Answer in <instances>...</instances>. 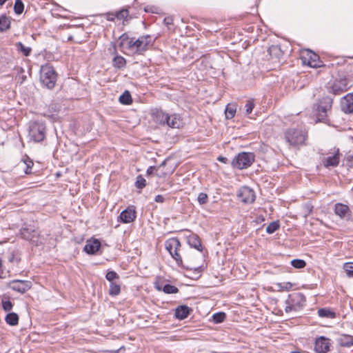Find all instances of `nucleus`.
<instances>
[{
	"label": "nucleus",
	"instance_id": "nucleus-4",
	"mask_svg": "<svg viewBox=\"0 0 353 353\" xmlns=\"http://www.w3.org/2000/svg\"><path fill=\"white\" fill-rule=\"evenodd\" d=\"M181 243L177 238H171L165 242V247L179 266L183 265L181 256L179 253Z\"/></svg>",
	"mask_w": 353,
	"mask_h": 353
},
{
	"label": "nucleus",
	"instance_id": "nucleus-50",
	"mask_svg": "<svg viewBox=\"0 0 353 353\" xmlns=\"http://www.w3.org/2000/svg\"><path fill=\"white\" fill-rule=\"evenodd\" d=\"M155 170V167L154 166H150L148 168L147 170V174H151L153 173L154 170Z\"/></svg>",
	"mask_w": 353,
	"mask_h": 353
},
{
	"label": "nucleus",
	"instance_id": "nucleus-14",
	"mask_svg": "<svg viewBox=\"0 0 353 353\" xmlns=\"http://www.w3.org/2000/svg\"><path fill=\"white\" fill-rule=\"evenodd\" d=\"M136 218V211L133 206L128 207L125 210L121 212L119 219L121 222L124 223H130Z\"/></svg>",
	"mask_w": 353,
	"mask_h": 353
},
{
	"label": "nucleus",
	"instance_id": "nucleus-32",
	"mask_svg": "<svg viewBox=\"0 0 353 353\" xmlns=\"http://www.w3.org/2000/svg\"><path fill=\"white\" fill-rule=\"evenodd\" d=\"M119 101L122 104L129 105L132 103V97L128 91H125L119 97Z\"/></svg>",
	"mask_w": 353,
	"mask_h": 353
},
{
	"label": "nucleus",
	"instance_id": "nucleus-31",
	"mask_svg": "<svg viewBox=\"0 0 353 353\" xmlns=\"http://www.w3.org/2000/svg\"><path fill=\"white\" fill-rule=\"evenodd\" d=\"M121 292V286L117 283H111L110 285L109 294L114 296L119 294Z\"/></svg>",
	"mask_w": 353,
	"mask_h": 353
},
{
	"label": "nucleus",
	"instance_id": "nucleus-15",
	"mask_svg": "<svg viewBox=\"0 0 353 353\" xmlns=\"http://www.w3.org/2000/svg\"><path fill=\"white\" fill-rule=\"evenodd\" d=\"M340 153L339 149H334L331 156L325 158L323 160V163L325 167L328 168L330 166L335 167L339 163Z\"/></svg>",
	"mask_w": 353,
	"mask_h": 353
},
{
	"label": "nucleus",
	"instance_id": "nucleus-40",
	"mask_svg": "<svg viewBox=\"0 0 353 353\" xmlns=\"http://www.w3.org/2000/svg\"><path fill=\"white\" fill-rule=\"evenodd\" d=\"M291 265L297 269L303 268L306 265V263L302 259H294L291 261Z\"/></svg>",
	"mask_w": 353,
	"mask_h": 353
},
{
	"label": "nucleus",
	"instance_id": "nucleus-28",
	"mask_svg": "<svg viewBox=\"0 0 353 353\" xmlns=\"http://www.w3.org/2000/svg\"><path fill=\"white\" fill-rule=\"evenodd\" d=\"M10 21L6 15L0 16V32H3L9 29Z\"/></svg>",
	"mask_w": 353,
	"mask_h": 353
},
{
	"label": "nucleus",
	"instance_id": "nucleus-37",
	"mask_svg": "<svg viewBox=\"0 0 353 353\" xmlns=\"http://www.w3.org/2000/svg\"><path fill=\"white\" fill-rule=\"evenodd\" d=\"M225 314L224 312H217L213 314L212 319L216 323H220L224 321L225 319Z\"/></svg>",
	"mask_w": 353,
	"mask_h": 353
},
{
	"label": "nucleus",
	"instance_id": "nucleus-8",
	"mask_svg": "<svg viewBox=\"0 0 353 353\" xmlns=\"http://www.w3.org/2000/svg\"><path fill=\"white\" fill-rule=\"evenodd\" d=\"M350 88L348 79L344 77L336 79L333 82L330 83V92L335 95H339L346 92Z\"/></svg>",
	"mask_w": 353,
	"mask_h": 353
},
{
	"label": "nucleus",
	"instance_id": "nucleus-43",
	"mask_svg": "<svg viewBox=\"0 0 353 353\" xmlns=\"http://www.w3.org/2000/svg\"><path fill=\"white\" fill-rule=\"evenodd\" d=\"M254 108V101L252 99L248 100L246 102V104L245 105L246 114H250L252 112V110Z\"/></svg>",
	"mask_w": 353,
	"mask_h": 353
},
{
	"label": "nucleus",
	"instance_id": "nucleus-12",
	"mask_svg": "<svg viewBox=\"0 0 353 353\" xmlns=\"http://www.w3.org/2000/svg\"><path fill=\"white\" fill-rule=\"evenodd\" d=\"M32 287V283L29 281L16 280L10 283V288L21 293H24Z\"/></svg>",
	"mask_w": 353,
	"mask_h": 353
},
{
	"label": "nucleus",
	"instance_id": "nucleus-53",
	"mask_svg": "<svg viewBox=\"0 0 353 353\" xmlns=\"http://www.w3.org/2000/svg\"><path fill=\"white\" fill-rule=\"evenodd\" d=\"M14 256H12L10 259V261H14Z\"/></svg>",
	"mask_w": 353,
	"mask_h": 353
},
{
	"label": "nucleus",
	"instance_id": "nucleus-55",
	"mask_svg": "<svg viewBox=\"0 0 353 353\" xmlns=\"http://www.w3.org/2000/svg\"><path fill=\"white\" fill-rule=\"evenodd\" d=\"M165 164V161H164L161 164V165H160V166H163V165H164Z\"/></svg>",
	"mask_w": 353,
	"mask_h": 353
},
{
	"label": "nucleus",
	"instance_id": "nucleus-41",
	"mask_svg": "<svg viewBox=\"0 0 353 353\" xmlns=\"http://www.w3.org/2000/svg\"><path fill=\"white\" fill-rule=\"evenodd\" d=\"M343 269L349 277H353V263L347 262L343 265Z\"/></svg>",
	"mask_w": 353,
	"mask_h": 353
},
{
	"label": "nucleus",
	"instance_id": "nucleus-9",
	"mask_svg": "<svg viewBox=\"0 0 353 353\" xmlns=\"http://www.w3.org/2000/svg\"><path fill=\"white\" fill-rule=\"evenodd\" d=\"M20 234L23 239L29 241L35 245L42 243V239L39 232L32 227L23 228L20 230Z\"/></svg>",
	"mask_w": 353,
	"mask_h": 353
},
{
	"label": "nucleus",
	"instance_id": "nucleus-52",
	"mask_svg": "<svg viewBox=\"0 0 353 353\" xmlns=\"http://www.w3.org/2000/svg\"><path fill=\"white\" fill-rule=\"evenodd\" d=\"M8 0H0V6H3Z\"/></svg>",
	"mask_w": 353,
	"mask_h": 353
},
{
	"label": "nucleus",
	"instance_id": "nucleus-24",
	"mask_svg": "<svg viewBox=\"0 0 353 353\" xmlns=\"http://www.w3.org/2000/svg\"><path fill=\"white\" fill-rule=\"evenodd\" d=\"M114 53L117 54V50L114 48ZM112 65L114 68H122L126 65V60L122 56L116 54V56L112 59Z\"/></svg>",
	"mask_w": 353,
	"mask_h": 353
},
{
	"label": "nucleus",
	"instance_id": "nucleus-30",
	"mask_svg": "<svg viewBox=\"0 0 353 353\" xmlns=\"http://www.w3.org/2000/svg\"><path fill=\"white\" fill-rule=\"evenodd\" d=\"M318 314L321 317H326L334 319L335 317V313L331 311L330 309L321 308L318 310Z\"/></svg>",
	"mask_w": 353,
	"mask_h": 353
},
{
	"label": "nucleus",
	"instance_id": "nucleus-42",
	"mask_svg": "<svg viewBox=\"0 0 353 353\" xmlns=\"http://www.w3.org/2000/svg\"><path fill=\"white\" fill-rule=\"evenodd\" d=\"M145 185H146L145 179L141 175H139L137 177L136 182H135L136 187L139 189H142L145 186Z\"/></svg>",
	"mask_w": 353,
	"mask_h": 353
},
{
	"label": "nucleus",
	"instance_id": "nucleus-47",
	"mask_svg": "<svg viewBox=\"0 0 353 353\" xmlns=\"http://www.w3.org/2000/svg\"><path fill=\"white\" fill-rule=\"evenodd\" d=\"M277 285L281 290H289L292 288V284L290 282L278 283Z\"/></svg>",
	"mask_w": 353,
	"mask_h": 353
},
{
	"label": "nucleus",
	"instance_id": "nucleus-29",
	"mask_svg": "<svg viewBox=\"0 0 353 353\" xmlns=\"http://www.w3.org/2000/svg\"><path fill=\"white\" fill-rule=\"evenodd\" d=\"M16 47L17 50L26 57L29 56L32 51L31 48L25 46L21 42L17 43Z\"/></svg>",
	"mask_w": 353,
	"mask_h": 353
},
{
	"label": "nucleus",
	"instance_id": "nucleus-2",
	"mask_svg": "<svg viewBox=\"0 0 353 353\" xmlns=\"http://www.w3.org/2000/svg\"><path fill=\"white\" fill-rule=\"evenodd\" d=\"M40 79L42 84L49 89L54 87L57 81V74L52 66L46 64L41 68Z\"/></svg>",
	"mask_w": 353,
	"mask_h": 353
},
{
	"label": "nucleus",
	"instance_id": "nucleus-25",
	"mask_svg": "<svg viewBox=\"0 0 353 353\" xmlns=\"http://www.w3.org/2000/svg\"><path fill=\"white\" fill-rule=\"evenodd\" d=\"M341 346L350 347L353 345V337L350 335H342L338 339Z\"/></svg>",
	"mask_w": 353,
	"mask_h": 353
},
{
	"label": "nucleus",
	"instance_id": "nucleus-36",
	"mask_svg": "<svg viewBox=\"0 0 353 353\" xmlns=\"http://www.w3.org/2000/svg\"><path fill=\"white\" fill-rule=\"evenodd\" d=\"M105 279L111 283H114V280L119 279V276L116 272L110 270L106 273Z\"/></svg>",
	"mask_w": 353,
	"mask_h": 353
},
{
	"label": "nucleus",
	"instance_id": "nucleus-18",
	"mask_svg": "<svg viewBox=\"0 0 353 353\" xmlns=\"http://www.w3.org/2000/svg\"><path fill=\"white\" fill-rule=\"evenodd\" d=\"M166 124L172 128L179 129L183 125V121L181 117L177 114H169V119H167Z\"/></svg>",
	"mask_w": 353,
	"mask_h": 353
},
{
	"label": "nucleus",
	"instance_id": "nucleus-17",
	"mask_svg": "<svg viewBox=\"0 0 353 353\" xmlns=\"http://www.w3.org/2000/svg\"><path fill=\"white\" fill-rule=\"evenodd\" d=\"M101 247V243L97 239H90L86 241V243L84 247V250L85 252L90 254H95Z\"/></svg>",
	"mask_w": 353,
	"mask_h": 353
},
{
	"label": "nucleus",
	"instance_id": "nucleus-13",
	"mask_svg": "<svg viewBox=\"0 0 353 353\" xmlns=\"http://www.w3.org/2000/svg\"><path fill=\"white\" fill-rule=\"evenodd\" d=\"M330 339L321 336L316 340L314 349L317 353H327L330 350Z\"/></svg>",
	"mask_w": 353,
	"mask_h": 353
},
{
	"label": "nucleus",
	"instance_id": "nucleus-34",
	"mask_svg": "<svg viewBox=\"0 0 353 353\" xmlns=\"http://www.w3.org/2000/svg\"><path fill=\"white\" fill-rule=\"evenodd\" d=\"M23 165H26L24 168V172L26 174H28L31 173L32 168L34 165L33 161L28 157L23 160Z\"/></svg>",
	"mask_w": 353,
	"mask_h": 353
},
{
	"label": "nucleus",
	"instance_id": "nucleus-1",
	"mask_svg": "<svg viewBox=\"0 0 353 353\" xmlns=\"http://www.w3.org/2000/svg\"><path fill=\"white\" fill-rule=\"evenodd\" d=\"M119 47L122 50H127L134 54H142L146 51L149 46L152 45V37L150 35H143L139 37L137 39L124 33L119 38Z\"/></svg>",
	"mask_w": 353,
	"mask_h": 353
},
{
	"label": "nucleus",
	"instance_id": "nucleus-11",
	"mask_svg": "<svg viewBox=\"0 0 353 353\" xmlns=\"http://www.w3.org/2000/svg\"><path fill=\"white\" fill-rule=\"evenodd\" d=\"M239 198L245 203H253L255 200V194L252 190L248 187L242 188L238 194Z\"/></svg>",
	"mask_w": 353,
	"mask_h": 353
},
{
	"label": "nucleus",
	"instance_id": "nucleus-5",
	"mask_svg": "<svg viewBox=\"0 0 353 353\" xmlns=\"http://www.w3.org/2000/svg\"><path fill=\"white\" fill-rule=\"evenodd\" d=\"M305 303V297L301 292H294L290 294L286 300L285 311L289 312L292 310H299L303 307Z\"/></svg>",
	"mask_w": 353,
	"mask_h": 353
},
{
	"label": "nucleus",
	"instance_id": "nucleus-7",
	"mask_svg": "<svg viewBox=\"0 0 353 353\" xmlns=\"http://www.w3.org/2000/svg\"><path fill=\"white\" fill-rule=\"evenodd\" d=\"M29 137L34 142H41L46 137V126L43 123L32 122L29 127Z\"/></svg>",
	"mask_w": 353,
	"mask_h": 353
},
{
	"label": "nucleus",
	"instance_id": "nucleus-19",
	"mask_svg": "<svg viewBox=\"0 0 353 353\" xmlns=\"http://www.w3.org/2000/svg\"><path fill=\"white\" fill-rule=\"evenodd\" d=\"M335 214L341 218L349 219L350 216V211L347 205L338 203L335 204L334 207Z\"/></svg>",
	"mask_w": 353,
	"mask_h": 353
},
{
	"label": "nucleus",
	"instance_id": "nucleus-57",
	"mask_svg": "<svg viewBox=\"0 0 353 353\" xmlns=\"http://www.w3.org/2000/svg\"><path fill=\"white\" fill-rule=\"evenodd\" d=\"M108 20H113V18H112V17H110V18H108Z\"/></svg>",
	"mask_w": 353,
	"mask_h": 353
},
{
	"label": "nucleus",
	"instance_id": "nucleus-56",
	"mask_svg": "<svg viewBox=\"0 0 353 353\" xmlns=\"http://www.w3.org/2000/svg\"><path fill=\"white\" fill-rule=\"evenodd\" d=\"M108 20H113V18H112V17H110V18H108Z\"/></svg>",
	"mask_w": 353,
	"mask_h": 353
},
{
	"label": "nucleus",
	"instance_id": "nucleus-35",
	"mask_svg": "<svg viewBox=\"0 0 353 353\" xmlns=\"http://www.w3.org/2000/svg\"><path fill=\"white\" fill-rule=\"evenodd\" d=\"M24 6L21 0H16L14 5V10L17 14H20L23 12Z\"/></svg>",
	"mask_w": 353,
	"mask_h": 353
},
{
	"label": "nucleus",
	"instance_id": "nucleus-20",
	"mask_svg": "<svg viewBox=\"0 0 353 353\" xmlns=\"http://www.w3.org/2000/svg\"><path fill=\"white\" fill-rule=\"evenodd\" d=\"M152 115L154 121L160 125H165L166 122H168L167 119H169L168 114L159 110H155Z\"/></svg>",
	"mask_w": 353,
	"mask_h": 353
},
{
	"label": "nucleus",
	"instance_id": "nucleus-44",
	"mask_svg": "<svg viewBox=\"0 0 353 353\" xmlns=\"http://www.w3.org/2000/svg\"><path fill=\"white\" fill-rule=\"evenodd\" d=\"M2 307L3 310L6 312L10 311L12 308V303L10 300L3 299L2 300Z\"/></svg>",
	"mask_w": 353,
	"mask_h": 353
},
{
	"label": "nucleus",
	"instance_id": "nucleus-26",
	"mask_svg": "<svg viewBox=\"0 0 353 353\" xmlns=\"http://www.w3.org/2000/svg\"><path fill=\"white\" fill-rule=\"evenodd\" d=\"M5 321L7 324L14 326L19 323V316L16 313L10 312L6 316Z\"/></svg>",
	"mask_w": 353,
	"mask_h": 353
},
{
	"label": "nucleus",
	"instance_id": "nucleus-39",
	"mask_svg": "<svg viewBox=\"0 0 353 353\" xmlns=\"http://www.w3.org/2000/svg\"><path fill=\"white\" fill-rule=\"evenodd\" d=\"M279 228V224L276 221H273L270 223L266 228V232L268 234H273L276 232Z\"/></svg>",
	"mask_w": 353,
	"mask_h": 353
},
{
	"label": "nucleus",
	"instance_id": "nucleus-21",
	"mask_svg": "<svg viewBox=\"0 0 353 353\" xmlns=\"http://www.w3.org/2000/svg\"><path fill=\"white\" fill-rule=\"evenodd\" d=\"M325 105H319L318 108V117L319 119H323L324 117L327 115V112L331 108L332 106V100L329 98L325 99Z\"/></svg>",
	"mask_w": 353,
	"mask_h": 353
},
{
	"label": "nucleus",
	"instance_id": "nucleus-33",
	"mask_svg": "<svg viewBox=\"0 0 353 353\" xmlns=\"http://www.w3.org/2000/svg\"><path fill=\"white\" fill-rule=\"evenodd\" d=\"M268 52L272 57L274 56L279 58L282 56V51L279 46L273 45L270 46L268 49Z\"/></svg>",
	"mask_w": 353,
	"mask_h": 353
},
{
	"label": "nucleus",
	"instance_id": "nucleus-54",
	"mask_svg": "<svg viewBox=\"0 0 353 353\" xmlns=\"http://www.w3.org/2000/svg\"><path fill=\"white\" fill-rule=\"evenodd\" d=\"M290 353H301V352H299V351H292Z\"/></svg>",
	"mask_w": 353,
	"mask_h": 353
},
{
	"label": "nucleus",
	"instance_id": "nucleus-46",
	"mask_svg": "<svg viewBox=\"0 0 353 353\" xmlns=\"http://www.w3.org/2000/svg\"><path fill=\"white\" fill-rule=\"evenodd\" d=\"M128 16V10L126 9H123L119 12H117L116 17L119 19H124L127 18Z\"/></svg>",
	"mask_w": 353,
	"mask_h": 353
},
{
	"label": "nucleus",
	"instance_id": "nucleus-27",
	"mask_svg": "<svg viewBox=\"0 0 353 353\" xmlns=\"http://www.w3.org/2000/svg\"><path fill=\"white\" fill-rule=\"evenodd\" d=\"M236 107L234 104H228L225 110V117L228 119H232L236 113Z\"/></svg>",
	"mask_w": 353,
	"mask_h": 353
},
{
	"label": "nucleus",
	"instance_id": "nucleus-48",
	"mask_svg": "<svg viewBox=\"0 0 353 353\" xmlns=\"http://www.w3.org/2000/svg\"><path fill=\"white\" fill-rule=\"evenodd\" d=\"M163 23L169 27L170 25H172L173 23V19L171 17H167L163 20Z\"/></svg>",
	"mask_w": 353,
	"mask_h": 353
},
{
	"label": "nucleus",
	"instance_id": "nucleus-16",
	"mask_svg": "<svg viewBox=\"0 0 353 353\" xmlns=\"http://www.w3.org/2000/svg\"><path fill=\"white\" fill-rule=\"evenodd\" d=\"M341 106L344 112H353V93L347 94L341 99Z\"/></svg>",
	"mask_w": 353,
	"mask_h": 353
},
{
	"label": "nucleus",
	"instance_id": "nucleus-49",
	"mask_svg": "<svg viewBox=\"0 0 353 353\" xmlns=\"http://www.w3.org/2000/svg\"><path fill=\"white\" fill-rule=\"evenodd\" d=\"M164 197L162 195H157L154 198V201L157 203H163L164 201Z\"/></svg>",
	"mask_w": 353,
	"mask_h": 353
},
{
	"label": "nucleus",
	"instance_id": "nucleus-6",
	"mask_svg": "<svg viewBox=\"0 0 353 353\" xmlns=\"http://www.w3.org/2000/svg\"><path fill=\"white\" fill-rule=\"evenodd\" d=\"M254 153L243 152L232 160V163L234 167L242 170L250 167L254 161Z\"/></svg>",
	"mask_w": 353,
	"mask_h": 353
},
{
	"label": "nucleus",
	"instance_id": "nucleus-45",
	"mask_svg": "<svg viewBox=\"0 0 353 353\" xmlns=\"http://www.w3.org/2000/svg\"><path fill=\"white\" fill-rule=\"evenodd\" d=\"M197 200L199 204L203 205L208 202V196L207 194L204 192H201L198 196Z\"/></svg>",
	"mask_w": 353,
	"mask_h": 353
},
{
	"label": "nucleus",
	"instance_id": "nucleus-51",
	"mask_svg": "<svg viewBox=\"0 0 353 353\" xmlns=\"http://www.w3.org/2000/svg\"><path fill=\"white\" fill-rule=\"evenodd\" d=\"M219 161L225 162V160L226 159L225 157H220L218 158Z\"/></svg>",
	"mask_w": 353,
	"mask_h": 353
},
{
	"label": "nucleus",
	"instance_id": "nucleus-38",
	"mask_svg": "<svg viewBox=\"0 0 353 353\" xmlns=\"http://www.w3.org/2000/svg\"><path fill=\"white\" fill-rule=\"evenodd\" d=\"M163 291L166 294H176L179 292V290L174 285L166 284L163 286Z\"/></svg>",
	"mask_w": 353,
	"mask_h": 353
},
{
	"label": "nucleus",
	"instance_id": "nucleus-22",
	"mask_svg": "<svg viewBox=\"0 0 353 353\" xmlns=\"http://www.w3.org/2000/svg\"><path fill=\"white\" fill-rule=\"evenodd\" d=\"M188 243L191 247L196 249L197 250H202V245L200 239L196 234H192L188 236Z\"/></svg>",
	"mask_w": 353,
	"mask_h": 353
},
{
	"label": "nucleus",
	"instance_id": "nucleus-10",
	"mask_svg": "<svg viewBox=\"0 0 353 353\" xmlns=\"http://www.w3.org/2000/svg\"><path fill=\"white\" fill-rule=\"evenodd\" d=\"M304 63L312 68H319L321 66V61L319 59V57L312 52L311 50H307L305 55L303 56Z\"/></svg>",
	"mask_w": 353,
	"mask_h": 353
},
{
	"label": "nucleus",
	"instance_id": "nucleus-3",
	"mask_svg": "<svg viewBox=\"0 0 353 353\" xmlns=\"http://www.w3.org/2000/svg\"><path fill=\"white\" fill-rule=\"evenodd\" d=\"M285 140L292 146L303 145L307 138V134L297 129H290L285 134Z\"/></svg>",
	"mask_w": 353,
	"mask_h": 353
},
{
	"label": "nucleus",
	"instance_id": "nucleus-23",
	"mask_svg": "<svg viewBox=\"0 0 353 353\" xmlns=\"http://www.w3.org/2000/svg\"><path fill=\"white\" fill-rule=\"evenodd\" d=\"M190 314V308L186 305H180L175 310V316L179 319H184Z\"/></svg>",
	"mask_w": 353,
	"mask_h": 353
}]
</instances>
